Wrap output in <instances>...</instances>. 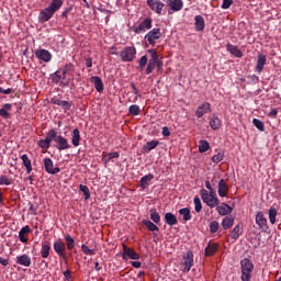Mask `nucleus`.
Masks as SVG:
<instances>
[{"instance_id": "1", "label": "nucleus", "mask_w": 281, "mask_h": 281, "mask_svg": "<svg viewBox=\"0 0 281 281\" xmlns=\"http://www.w3.org/2000/svg\"><path fill=\"white\" fill-rule=\"evenodd\" d=\"M75 67L72 64H67L64 68L55 71L53 75H50V80L55 85H59V87H76V83L74 82V78H71ZM67 76H70V78H67Z\"/></svg>"}, {"instance_id": "2", "label": "nucleus", "mask_w": 281, "mask_h": 281, "mask_svg": "<svg viewBox=\"0 0 281 281\" xmlns=\"http://www.w3.org/2000/svg\"><path fill=\"white\" fill-rule=\"evenodd\" d=\"M63 8V0H52L48 7L44 8L38 13V22L47 23Z\"/></svg>"}, {"instance_id": "3", "label": "nucleus", "mask_w": 281, "mask_h": 281, "mask_svg": "<svg viewBox=\"0 0 281 281\" xmlns=\"http://www.w3.org/2000/svg\"><path fill=\"white\" fill-rule=\"evenodd\" d=\"M240 280L241 281H251L254 273V262L249 258H244L240 260Z\"/></svg>"}, {"instance_id": "4", "label": "nucleus", "mask_w": 281, "mask_h": 281, "mask_svg": "<svg viewBox=\"0 0 281 281\" xmlns=\"http://www.w3.org/2000/svg\"><path fill=\"white\" fill-rule=\"evenodd\" d=\"M192 267H194V254H192V251H188L182 255L180 271H182V273H190V269H192Z\"/></svg>"}, {"instance_id": "5", "label": "nucleus", "mask_w": 281, "mask_h": 281, "mask_svg": "<svg viewBox=\"0 0 281 281\" xmlns=\"http://www.w3.org/2000/svg\"><path fill=\"white\" fill-rule=\"evenodd\" d=\"M123 63H133L135 56H137V48L135 46H126L119 53Z\"/></svg>"}, {"instance_id": "6", "label": "nucleus", "mask_w": 281, "mask_h": 281, "mask_svg": "<svg viewBox=\"0 0 281 281\" xmlns=\"http://www.w3.org/2000/svg\"><path fill=\"white\" fill-rule=\"evenodd\" d=\"M201 199L203 203H205L209 207L214 209L216 205L221 203L218 198H212L207 195V190L201 189L200 190Z\"/></svg>"}, {"instance_id": "7", "label": "nucleus", "mask_w": 281, "mask_h": 281, "mask_svg": "<svg viewBox=\"0 0 281 281\" xmlns=\"http://www.w3.org/2000/svg\"><path fill=\"white\" fill-rule=\"evenodd\" d=\"M147 5L155 14H162L164 10H166V3L161 0H148Z\"/></svg>"}, {"instance_id": "8", "label": "nucleus", "mask_w": 281, "mask_h": 281, "mask_svg": "<svg viewBox=\"0 0 281 281\" xmlns=\"http://www.w3.org/2000/svg\"><path fill=\"white\" fill-rule=\"evenodd\" d=\"M159 38H161V29H153L145 35V41H147L149 45H153V47H155V44Z\"/></svg>"}, {"instance_id": "9", "label": "nucleus", "mask_w": 281, "mask_h": 281, "mask_svg": "<svg viewBox=\"0 0 281 281\" xmlns=\"http://www.w3.org/2000/svg\"><path fill=\"white\" fill-rule=\"evenodd\" d=\"M166 5L168 8V14L181 12V10H183V0H167Z\"/></svg>"}, {"instance_id": "10", "label": "nucleus", "mask_w": 281, "mask_h": 281, "mask_svg": "<svg viewBox=\"0 0 281 281\" xmlns=\"http://www.w3.org/2000/svg\"><path fill=\"white\" fill-rule=\"evenodd\" d=\"M148 54H150L151 58L147 64V68H146L147 76H149V74H153V71H155V67H157V50L155 48H151L148 50Z\"/></svg>"}, {"instance_id": "11", "label": "nucleus", "mask_w": 281, "mask_h": 281, "mask_svg": "<svg viewBox=\"0 0 281 281\" xmlns=\"http://www.w3.org/2000/svg\"><path fill=\"white\" fill-rule=\"evenodd\" d=\"M151 27L153 19L146 18L134 29V32L135 34H142V32H147V30H150Z\"/></svg>"}, {"instance_id": "12", "label": "nucleus", "mask_w": 281, "mask_h": 281, "mask_svg": "<svg viewBox=\"0 0 281 281\" xmlns=\"http://www.w3.org/2000/svg\"><path fill=\"white\" fill-rule=\"evenodd\" d=\"M255 221L261 232H267V229H269V225H267V217H265V213H262V211L257 212Z\"/></svg>"}, {"instance_id": "13", "label": "nucleus", "mask_w": 281, "mask_h": 281, "mask_svg": "<svg viewBox=\"0 0 281 281\" xmlns=\"http://www.w3.org/2000/svg\"><path fill=\"white\" fill-rule=\"evenodd\" d=\"M55 144L57 150H69V148H71V145H69V140H67V138H65L63 135H58L55 138Z\"/></svg>"}, {"instance_id": "14", "label": "nucleus", "mask_w": 281, "mask_h": 281, "mask_svg": "<svg viewBox=\"0 0 281 281\" xmlns=\"http://www.w3.org/2000/svg\"><path fill=\"white\" fill-rule=\"evenodd\" d=\"M44 168L48 175H58L60 168L54 167V161L50 158L44 159Z\"/></svg>"}, {"instance_id": "15", "label": "nucleus", "mask_w": 281, "mask_h": 281, "mask_svg": "<svg viewBox=\"0 0 281 281\" xmlns=\"http://www.w3.org/2000/svg\"><path fill=\"white\" fill-rule=\"evenodd\" d=\"M207 113H212V105L207 102L200 104L195 111V115L199 119L203 117V115H207Z\"/></svg>"}, {"instance_id": "16", "label": "nucleus", "mask_w": 281, "mask_h": 281, "mask_svg": "<svg viewBox=\"0 0 281 281\" xmlns=\"http://www.w3.org/2000/svg\"><path fill=\"white\" fill-rule=\"evenodd\" d=\"M139 98H142V93L137 87H135V83H132V91L127 92V102L135 103Z\"/></svg>"}, {"instance_id": "17", "label": "nucleus", "mask_w": 281, "mask_h": 281, "mask_svg": "<svg viewBox=\"0 0 281 281\" xmlns=\"http://www.w3.org/2000/svg\"><path fill=\"white\" fill-rule=\"evenodd\" d=\"M35 56L38 60H43V63H49L52 60V53L47 49H37Z\"/></svg>"}, {"instance_id": "18", "label": "nucleus", "mask_w": 281, "mask_h": 281, "mask_svg": "<svg viewBox=\"0 0 281 281\" xmlns=\"http://www.w3.org/2000/svg\"><path fill=\"white\" fill-rule=\"evenodd\" d=\"M123 256L131 260H139V254H137L135 249L128 248L126 245H123Z\"/></svg>"}, {"instance_id": "19", "label": "nucleus", "mask_w": 281, "mask_h": 281, "mask_svg": "<svg viewBox=\"0 0 281 281\" xmlns=\"http://www.w3.org/2000/svg\"><path fill=\"white\" fill-rule=\"evenodd\" d=\"M194 27L195 32H203V30H205V19L203 15L194 16Z\"/></svg>"}, {"instance_id": "20", "label": "nucleus", "mask_w": 281, "mask_h": 281, "mask_svg": "<svg viewBox=\"0 0 281 281\" xmlns=\"http://www.w3.org/2000/svg\"><path fill=\"white\" fill-rule=\"evenodd\" d=\"M218 196L225 198L227 196V193L229 192V187H227V182H225V179H221L218 182Z\"/></svg>"}, {"instance_id": "21", "label": "nucleus", "mask_w": 281, "mask_h": 281, "mask_svg": "<svg viewBox=\"0 0 281 281\" xmlns=\"http://www.w3.org/2000/svg\"><path fill=\"white\" fill-rule=\"evenodd\" d=\"M54 249L59 255L60 258H65V251H67V247L65 243L58 240L54 243Z\"/></svg>"}, {"instance_id": "22", "label": "nucleus", "mask_w": 281, "mask_h": 281, "mask_svg": "<svg viewBox=\"0 0 281 281\" xmlns=\"http://www.w3.org/2000/svg\"><path fill=\"white\" fill-rule=\"evenodd\" d=\"M90 81L94 85V88L99 93H102L104 91V83L102 82V79L100 77H91Z\"/></svg>"}, {"instance_id": "23", "label": "nucleus", "mask_w": 281, "mask_h": 281, "mask_svg": "<svg viewBox=\"0 0 281 281\" xmlns=\"http://www.w3.org/2000/svg\"><path fill=\"white\" fill-rule=\"evenodd\" d=\"M265 65H267V56L263 54L258 55L257 65H256V71L258 74H262V69H265Z\"/></svg>"}, {"instance_id": "24", "label": "nucleus", "mask_w": 281, "mask_h": 281, "mask_svg": "<svg viewBox=\"0 0 281 281\" xmlns=\"http://www.w3.org/2000/svg\"><path fill=\"white\" fill-rule=\"evenodd\" d=\"M52 103L56 104L57 106H61V109L67 113L71 109V102L63 101L60 99H52Z\"/></svg>"}, {"instance_id": "25", "label": "nucleus", "mask_w": 281, "mask_h": 281, "mask_svg": "<svg viewBox=\"0 0 281 281\" xmlns=\"http://www.w3.org/2000/svg\"><path fill=\"white\" fill-rule=\"evenodd\" d=\"M226 49L227 52H229V54H232L233 56H236V58H243V52L238 49V46L234 44H227Z\"/></svg>"}, {"instance_id": "26", "label": "nucleus", "mask_w": 281, "mask_h": 281, "mask_svg": "<svg viewBox=\"0 0 281 281\" xmlns=\"http://www.w3.org/2000/svg\"><path fill=\"white\" fill-rule=\"evenodd\" d=\"M232 206L227 203H222L220 206H217V213L220 216H227V214H232Z\"/></svg>"}, {"instance_id": "27", "label": "nucleus", "mask_w": 281, "mask_h": 281, "mask_svg": "<svg viewBox=\"0 0 281 281\" xmlns=\"http://www.w3.org/2000/svg\"><path fill=\"white\" fill-rule=\"evenodd\" d=\"M16 263L21 265L22 267H30V265H32V258H30L27 255L18 256Z\"/></svg>"}, {"instance_id": "28", "label": "nucleus", "mask_w": 281, "mask_h": 281, "mask_svg": "<svg viewBox=\"0 0 281 281\" xmlns=\"http://www.w3.org/2000/svg\"><path fill=\"white\" fill-rule=\"evenodd\" d=\"M49 251H52V244H49V241H44L41 248L42 258H49Z\"/></svg>"}, {"instance_id": "29", "label": "nucleus", "mask_w": 281, "mask_h": 281, "mask_svg": "<svg viewBox=\"0 0 281 281\" xmlns=\"http://www.w3.org/2000/svg\"><path fill=\"white\" fill-rule=\"evenodd\" d=\"M222 121L218 119V115L213 114L210 120V126L213 131H217V128H221Z\"/></svg>"}, {"instance_id": "30", "label": "nucleus", "mask_w": 281, "mask_h": 281, "mask_svg": "<svg viewBox=\"0 0 281 281\" xmlns=\"http://www.w3.org/2000/svg\"><path fill=\"white\" fill-rule=\"evenodd\" d=\"M71 144L75 147L80 146V130L79 128H75L72 131Z\"/></svg>"}, {"instance_id": "31", "label": "nucleus", "mask_w": 281, "mask_h": 281, "mask_svg": "<svg viewBox=\"0 0 281 281\" xmlns=\"http://www.w3.org/2000/svg\"><path fill=\"white\" fill-rule=\"evenodd\" d=\"M21 159L23 166L26 169V173L30 175L32 172V160H30V157H27L26 154L22 155Z\"/></svg>"}, {"instance_id": "32", "label": "nucleus", "mask_w": 281, "mask_h": 281, "mask_svg": "<svg viewBox=\"0 0 281 281\" xmlns=\"http://www.w3.org/2000/svg\"><path fill=\"white\" fill-rule=\"evenodd\" d=\"M32 229L30 226H23L19 232V239L21 243H27V238L25 237V234H30Z\"/></svg>"}, {"instance_id": "33", "label": "nucleus", "mask_w": 281, "mask_h": 281, "mask_svg": "<svg viewBox=\"0 0 281 281\" xmlns=\"http://www.w3.org/2000/svg\"><path fill=\"white\" fill-rule=\"evenodd\" d=\"M9 111H12V104L7 103V104L3 105L2 109H0L1 117H3L4 120H9V117H10V112Z\"/></svg>"}, {"instance_id": "34", "label": "nucleus", "mask_w": 281, "mask_h": 281, "mask_svg": "<svg viewBox=\"0 0 281 281\" xmlns=\"http://www.w3.org/2000/svg\"><path fill=\"white\" fill-rule=\"evenodd\" d=\"M158 144H159V140L147 142L143 146V151L144 153H150V150H155V148H157Z\"/></svg>"}, {"instance_id": "35", "label": "nucleus", "mask_w": 281, "mask_h": 281, "mask_svg": "<svg viewBox=\"0 0 281 281\" xmlns=\"http://www.w3.org/2000/svg\"><path fill=\"white\" fill-rule=\"evenodd\" d=\"M151 179H155V176L153 173L146 175L140 178V188H143V190H146Z\"/></svg>"}, {"instance_id": "36", "label": "nucleus", "mask_w": 281, "mask_h": 281, "mask_svg": "<svg viewBox=\"0 0 281 281\" xmlns=\"http://www.w3.org/2000/svg\"><path fill=\"white\" fill-rule=\"evenodd\" d=\"M217 251H218V244L216 243L210 244L205 248V256H214V254H216Z\"/></svg>"}, {"instance_id": "37", "label": "nucleus", "mask_w": 281, "mask_h": 281, "mask_svg": "<svg viewBox=\"0 0 281 281\" xmlns=\"http://www.w3.org/2000/svg\"><path fill=\"white\" fill-rule=\"evenodd\" d=\"M165 221L167 225H170V227H172L173 225H177V216L172 213H166Z\"/></svg>"}, {"instance_id": "38", "label": "nucleus", "mask_w": 281, "mask_h": 281, "mask_svg": "<svg viewBox=\"0 0 281 281\" xmlns=\"http://www.w3.org/2000/svg\"><path fill=\"white\" fill-rule=\"evenodd\" d=\"M234 226V217L232 216H226L222 221V227L223 229H229V227Z\"/></svg>"}, {"instance_id": "39", "label": "nucleus", "mask_w": 281, "mask_h": 281, "mask_svg": "<svg viewBox=\"0 0 281 281\" xmlns=\"http://www.w3.org/2000/svg\"><path fill=\"white\" fill-rule=\"evenodd\" d=\"M180 216L183 217V221L188 222L192 220V214L190 213V209L184 207L179 210Z\"/></svg>"}, {"instance_id": "40", "label": "nucleus", "mask_w": 281, "mask_h": 281, "mask_svg": "<svg viewBox=\"0 0 281 281\" xmlns=\"http://www.w3.org/2000/svg\"><path fill=\"white\" fill-rule=\"evenodd\" d=\"M143 225H145L149 232H159V227L155 225V223H153L150 220H144Z\"/></svg>"}, {"instance_id": "41", "label": "nucleus", "mask_w": 281, "mask_h": 281, "mask_svg": "<svg viewBox=\"0 0 281 281\" xmlns=\"http://www.w3.org/2000/svg\"><path fill=\"white\" fill-rule=\"evenodd\" d=\"M278 216V210L276 207H270L269 209V221L271 225H276V218Z\"/></svg>"}, {"instance_id": "42", "label": "nucleus", "mask_w": 281, "mask_h": 281, "mask_svg": "<svg viewBox=\"0 0 281 281\" xmlns=\"http://www.w3.org/2000/svg\"><path fill=\"white\" fill-rule=\"evenodd\" d=\"M149 214H150V220H151L154 223H156V224H157V223H160L161 216L159 215V213L157 212V210L150 209Z\"/></svg>"}, {"instance_id": "43", "label": "nucleus", "mask_w": 281, "mask_h": 281, "mask_svg": "<svg viewBox=\"0 0 281 281\" xmlns=\"http://www.w3.org/2000/svg\"><path fill=\"white\" fill-rule=\"evenodd\" d=\"M240 234V225H236L231 232V238H233V240H238Z\"/></svg>"}, {"instance_id": "44", "label": "nucleus", "mask_w": 281, "mask_h": 281, "mask_svg": "<svg viewBox=\"0 0 281 281\" xmlns=\"http://www.w3.org/2000/svg\"><path fill=\"white\" fill-rule=\"evenodd\" d=\"M199 150L200 153H207L210 150V143L207 140H200Z\"/></svg>"}, {"instance_id": "45", "label": "nucleus", "mask_w": 281, "mask_h": 281, "mask_svg": "<svg viewBox=\"0 0 281 281\" xmlns=\"http://www.w3.org/2000/svg\"><path fill=\"white\" fill-rule=\"evenodd\" d=\"M79 190L85 194L86 201H89V199H91V192L89 191V187L80 184Z\"/></svg>"}, {"instance_id": "46", "label": "nucleus", "mask_w": 281, "mask_h": 281, "mask_svg": "<svg viewBox=\"0 0 281 281\" xmlns=\"http://www.w3.org/2000/svg\"><path fill=\"white\" fill-rule=\"evenodd\" d=\"M37 145L40 146V148H44L45 150H47V148L52 146V140L46 137L45 139L38 140Z\"/></svg>"}, {"instance_id": "47", "label": "nucleus", "mask_w": 281, "mask_h": 281, "mask_svg": "<svg viewBox=\"0 0 281 281\" xmlns=\"http://www.w3.org/2000/svg\"><path fill=\"white\" fill-rule=\"evenodd\" d=\"M65 240L67 249H74L76 247V240H74L70 235H66Z\"/></svg>"}, {"instance_id": "48", "label": "nucleus", "mask_w": 281, "mask_h": 281, "mask_svg": "<svg viewBox=\"0 0 281 281\" xmlns=\"http://www.w3.org/2000/svg\"><path fill=\"white\" fill-rule=\"evenodd\" d=\"M194 203V211L199 214L201 210H203V204L201 203V199L199 196H195L193 200Z\"/></svg>"}, {"instance_id": "49", "label": "nucleus", "mask_w": 281, "mask_h": 281, "mask_svg": "<svg viewBox=\"0 0 281 281\" xmlns=\"http://www.w3.org/2000/svg\"><path fill=\"white\" fill-rule=\"evenodd\" d=\"M225 157V154L223 151H218L212 157L213 164H221Z\"/></svg>"}, {"instance_id": "50", "label": "nucleus", "mask_w": 281, "mask_h": 281, "mask_svg": "<svg viewBox=\"0 0 281 281\" xmlns=\"http://www.w3.org/2000/svg\"><path fill=\"white\" fill-rule=\"evenodd\" d=\"M81 251L82 254H85L86 256H95V250L90 249L88 245H81Z\"/></svg>"}, {"instance_id": "51", "label": "nucleus", "mask_w": 281, "mask_h": 281, "mask_svg": "<svg viewBox=\"0 0 281 281\" xmlns=\"http://www.w3.org/2000/svg\"><path fill=\"white\" fill-rule=\"evenodd\" d=\"M252 124L256 128H258V131H261V132L265 131V123L262 121H260L259 119H254Z\"/></svg>"}, {"instance_id": "52", "label": "nucleus", "mask_w": 281, "mask_h": 281, "mask_svg": "<svg viewBox=\"0 0 281 281\" xmlns=\"http://www.w3.org/2000/svg\"><path fill=\"white\" fill-rule=\"evenodd\" d=\"M56 137H58V132L56 130H49L46 138L50 142H56Z\"/></svg>"}, {"instance_id": "53", "label": "nucleus", "mask_w": 281, "mask_h": 281, "mask_svg": "<svg viewBox=\"0 0 281 281\" xmlns=\"http://www.w3.org/2000/svg\"><path fill=\"white\" fill-rule=\"evenodd\" d=\"M128 111L131 113V115H139L140 110H139V105L137 104H133L128 108Z\"/></svg>"}, {"instance_id": "54", "label": "nucleus", "mask_w": 281, "mask_h": 281, "mask_svg": "<svg viewBox=\"0 0 281 281\" xmlns=\"http://www.w3.org/2000/svg\"><path fill=\"white\" fill-rule=\"evenodd\" d=\"M0 186H12V179L5 176H0Z\"/></svg>"}, {"instance_id": "55", "label": "nucleus", "mask_w": 281, "mask_h": 281, "mask_svg": "<svg viewBox=\"0 0 281 281\" xmlns=\"http://www.w3.org/2000/svg\"><path fill=\"white\" fill-rule=\"evenodd\" d=\"M220 224L216 221L211 222L210 224V232L211 234H216L218 232Z\"/></svg>"}, {"instance_id": "56", "label": "nucleus", "mask_w": 281, "mask_h": 281, "mask_svg": "<svg viewBox=\"0 0 281 281\" xmlns=\"http://www.w3.org/2000/svg\"><path fill=\"white\" fill-rule=\"evenodd\" d=\"M148 65V57L146 55L142 56L138 63L139 69H144Z\"/></svg>"}, {"instance_id": "57", "label": "nucleus", "mask_w": 281, "mask_h": 281, "mask_svg": "<svg viewBox=\"0 0 281 281\" xmlns=\"http://www.w3.org/2000/svg\"><path fill=\"white\" fill-rule=\"evenodd\" d=\"M234 4V0H223L222 2V10H229Z\"/></svg>"}, {"instance_id": "58", "label": "nucleus", "mask_w": 281, "mask_h": 281, "mask_svg": "<svg viewBox=\"0 0 281 281\" xmlns=\"http://www.w3.org/2000/svg\"><path fill=\"white\" fill-rule=\"evenodd\" d=\"M71 10H74V7H68L66 8L63 13H61V19H67L69 16V12H71Z\"/></svg>"}, {"instance_id": "59", "label": "nucleus", "mask_w": 281, "mask_h": 281, "mask_svg": "<svg viewBox=\"0 0 281 281\" xmlns=\"http://www.w3.org/2000/svg\"><path fill=\"white\" fill-rule=\"evenodd\" d=\"M106 155L110 158V160L111 159H119L120 158V153H117V151H112V153H109Z\"/></svg>"}, {"instance_id": "60", "label": "nucleus", "mask_w": 281, "mask_h": 281, "mask_svg": "<svg viewBox=\"0 0 281 281\" xmlns=\"http://www.w3.org/2000/svg\"><path fill=\"white\" fill-rule=\"evenodd\" d=\"M156 67L158 71H161V69H164V61L159 60V55H157Z\"/></svg>"}, {"instance_id": "61", "label": "nucleus", "mask_w": 281, "mask_h": 281, "mask_svg": "<svg viewBox=\"0 0 281 281\" xmlns=\"http://www.w3.org/2000/svg\"><path fill=\"white\" fill-rule=\"evenodd\" d=\"M164 137H170V128L168 126L162 127Z\"/></svg>"}, {"instance_id": "62", "label": "nucleus", "mask_w": 281, "mask_h": 281, "mask_svg": "<svg viewBox=\"0 0 281 281\" xmlns=\"http://www.w3.org/2000/svg\"><path fill=\"white\" fill-rule=\"evenodd\" d=\"M101 161H102V164H104V166H106V164H109V161H111V158L109 157L108 154H105L102 156Z\"/></svg>"}, {"instance_id": "63", "label": "nucleus", "mask_w": 281, "mask_h": 281, "mask_svg": "<svg viewBox=\"0 0 281 281\" xmlns=\"http://www.w3.org/2000/svg\"><path fill=\"white\" fill-rule=\"evenodd\" d=\"M0 93H3L4 95H10V93H12V89L0 88Z\"/></svg>"}, {"instance_id": "64", "label": "nucleus", "mask_w": 281, "mask_h": 281, "mask_svg": "<svg viewBox=\"0 0 281 281\" xmlns=\"http://www.w3.org/2000/svg\"><path fill=\"white\" fill-rule=\"evenodd\" d=\"M269 117H276L278 115V110L277 109H271L270 112L268 113Z\"/></svg>"}]
</instances>
